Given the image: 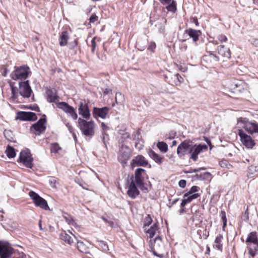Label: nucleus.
I'll return each mask as SVG.
<instances>
[{
	"instance_id": "f257e3e1",
	"label": "nucleus",
	"mask_w": 258,
	"mask_h": 258,
	"mask_svg": "<svg viewBox=\"0 0 258 258\" xmlns=\"http://www.w3.org/2000/svg\"><path fill=\"white\" fill-rule=\"evenodd\" d=\"M245 244L248 254L254 257L258 251V234L255 231L250 232L245 240Z\"/></svg>"
},
{
	"instance_id": "f03ea898",
	"label": "nucleus",
	"mask_w": 258,
	"mask_h": 258,
	"mask_svg": "<svg viewBox=\"0 0 258 258\" xmlns=\"http://www.w3.org/2000/svg\"><path fill=\"white\" fill-rule=\"evenodd\" d=\"M78 122L79 127L84 136L91 138L95 135V124L94 121H87L79 118Z\"/></svg>"
},
{
	"instance_id": "7ed1b4c3",
	"label": "nucleus",
	"mask_w": 258,
	"mask_h": 258,
	"mask_svg": "<svg viewBox=\"0 0 258 258\" xmlns=\"http://www.w3.org/2000/svg\"><path fill=\"white\" fill-rule=\"evenodd\" d=\"M31 73L30 68L27 65L15 67V70L11 74V77L14 80H25Z\"/></svg>"
},
{
	"instance_id": "20e7f679",
	"label": "nucleus",
	"mask_w": 258,
	"mask_h": 258,
	"mask_svg": "<svg viewBox=\"0 0 258 258\" xmlns=\"http://www.w3.org/2000/svg\"><path fill=\"white\" fill-rule=\"evenodd\" d=\"M152 251L154 255L162 258L164 256V246L160 236L156 237L152 245Z\"/></svg>"
},
{
	"instance_id": "39448f33",
	"label": "nucleus",
	"mask_w": 258,
	"mask_h": 258,
	"mask_svg": "<svg viewBox=\"0 0 258 258\" xmlns=\"http://www.w3.org/2000/svg\"><path fill=\"white\" fill-rule=\"evenodd\" d=\"M29 196L33 200L35 205L45 210H49L47 201L34 191H30Z\"/></svg>"
},
{
	"instance_id": "423d86ee",
	"label": "nucleus",
	"mask_w": 258,
	"mask_h": 258,
	"mask_svg": "<svg viewBox=\"0 0 258 258\" xmlns=\"http://www.w3.org/2000/svg\"><path fill=\"white\" fill-rule=\"evenodd\" d=\"M46 119L45 118H40L37 122L30 127V132L36 136H39L46 130Z\"/></svg>"
},
{
	"instance_id": "0eeeda50",
	"label": "nucleus",
	"mask_w": 258,
	"mask_h": 258,
	"mask_svg": "<svg viewBox=\"0 0 258 258\" xmlns=\"http://www.w3.org/2000/svg\"><path fill=\"white\" fill-rule=\"evenodd\" d=\"M238 123L243 124L242 127L249 134L258 133V123L248 121L246 118H240L238 119Z\"/></svg>"
},
{
	"instance_id": "6e6552de",
	"label": "nucleus",
	"mask_w": 258,
	"mask_h": 258,
	"mask_svg": "<svg viewBox=\"0 0 258 258\" xmlns=\"http://www.w3.org/2000/svg\"><path fill=\"white\" fill-rule=\"evenodd\" d=\"M145 169L139 168L135 171V177H134V181H135L136 184L142 190L147 189L144 185V176L145 175Z\"/></svg>"
},
{
	"instance_id": "1a4fd4ad",
	"label": "nucleus",
	"mask_w": 258,
	"mask_h": 258,
	"mask_svg": "<svg viewBox=\"0 0 258 258\" xmlns=\"http://www.w3.org/2000/svg\"><path fill=\"white\" fill-rule=\"evenodd\" d=\"M33 158L28 150H24L20 152L18 161L22 163L26 167L32 168L33 167Z\"/></svg>"
},
{
	"instance_id": "9d476101",
	"label": "nucleus",
	"mask_w": 258,
	"mask_h": 258,
	"mask_svg": "<svg viewBox=\"0 0 258 258\" xmlns=\"http://www.w3.org/2000/svg\"><path fill=\"white\" fill-rule=\"evenodd\" d=\"M126 183L127 184L128 189L127 193L128 196L132 199H135L139 195L140 191L135 184L133 175H132L129 179H127Z\"/></svg>"
},
{
	"instance_id": "9b49d317",
	"label": "nucleus",
	"mask_w": 258,
	"mask_h": 258,
	"mask_svg": "<svg viewBox=\"0 0 258 258\" xmlns=\"http://www.w3.org/2000/svg\"><path fill=\"white\" fill-rule=\"evenodd\" d=\"M131 158V151L127 147H122L119 150L117 157L118 161L124 167Z\"/></svg>"
},
{
	"instance_id": "f8f14e48",
	"label": "nucleus",
	"mask_w": 258,
	"mask_h": 258,
	"mask_svg": "<svg viewBox=\"0 0 258 258\" xmlns=\"http://www.w3.org/2000/svg\"><path fill=\"white\" fill-rule=\"evenodd\" d=\"M19 93L24 98H29L32 93V89L29 85V81L27 80L19 83Z\"/></svg>"
},
{
	"instance_id": "ddd939ff",
	"label": "nucleus",
	"mask_w": 258,
	"mask_h": 258,
	"mask_svg": "<svg viewBox=\"0 0 258 258\" xmlns=\"http://www.w3.org/2000/svg\"><path fill=\"white\" fill-rule=\"evenodd\" d=\"M57 107L63 110L69 116H71L73 119L76 120L77 118L78 115L75 109L67 103L65 102H59L57 104Z\"/></svg>"
},
{
	"instance_id": "4468645a",
	"label": "nucleus",
	"mask_w": 258,
	"mask_h": 258,
	"mask_svg": "<svg viewBox=\"0 0 258 258\" xmlns=\"http://www.w3.org/2000/svg\"><path fill=\"white\" fill-rule=\"evenodd\" d=\"M208 147L206 145H195L190 148L189 153L190 154V158L194 161H197L198 155L201 153L203 150H206Z\"/></svg>"
},
{
	"instance_id": "2eb2a0df",
	"label": "nucleus",
	"mask_w": 258,
	"mask_h": 258,
	"mask_svg": "<svg viewBox=\"0 0 258 258\" xmlns=\"http://www.w3.org/2000/svg\"><path fill=\"white\" fill-rule=\"evenodd\" d=\"M238 135L240 138V140L242 143L246 148L251 149L255 145L254 141L250 136L247 135L242 130H239Z\"/></svg>"
},
{
	"instance_id": "dca6fc26",
	"label": "nucleus",
	"mask_w": 258,
	"mask_h": 258,
	"mask_svg": "<svg viewBox=\"0 0 258 258\" xmlns=\"http://www.w3.org/2000/svg\"><path fill=\"white\" fill-rule=\"evenodd\" d=\"M13 252V248L9 243L0 244V258H9Z\"/></svg>"
},
{
	"instance_id": "f3484780",
	"label": "nucleus",
	"mask_w": 258,
	"mask_h": 258,
	"mask_svg": "<svg viewBox=\"0 0 258 258\" xmlns=\"http://www.w3.org/2000/svg\"><path fill=\"white\" fill-rule=\"evenodd\" d=\"M190 149L189 143L188 141H184L181 143L177 147V154L180 158L189 153Z\"/></svg>"
},
{
	"instance_id": "a211bd4d",
	"label": "nucleus",
	"mask_w": 258,
	"mask_h": 258,
	"mask_svg": "<svg viewBox=\"0 0 258 258\" xmlns=\"http://www.w3.org/2000/svg\"><path fill=\"white\" fill-rule=\"evenodd\" d=\"M109 108L107 107H103L102 108L95 107L93 108L92 114L93 117L96 119L98 117L105 119L109 112Z\"/></svg>"
},
{
	"instance_id": "6ab92c4d",
	"label": "nucleus",
	"mask_w": 258,
	"mask_h": 258,
	"mask_svg": "<svg viewBox=\"0 0 258 258\" xmlns=\"http://www.w3.org/2000/svg\"><path fill=\"white\" fill-rule=\"evenodd\" d=\"M17 118L21 120L34 121L37 119L36 114L33 112H19L17 113Z\"/></svg>"
},
{
	"instance_id": "aec40b11",
	"label": "nucleus",
	"mask_w": 258,
	"mask_h": 258,
	"mask_svg": "<svg viewBox=\"0 0 258 258\" xmlns=\"http://www.w3.org/2000/svg\"><path fill=\"white\" fill-rule=\"evenodd\" d=\"M79 113L84 118L89 119L90 112L88 105L85 102H80L78 107Z\"/></svg>"
},
{
	"instance_id": "412c9836",
	"label": "nucleus",
	"mask_w": 258,
	"mask_h": 258,
	"mask_svg": "<svg viewBox=\"0 0 258 258\" xmlns=\"http://www.w3.org/2000/svg\"><path fill=\"white\" fill-rule=\"evenodd\" d=\"M148 164V160L141 155L137 156L134 158L131 163L132 166H146Z\"/></svg>"
},
{
	"instance_id": "4be33fe9",
	"label": "nucleus",
	"mask_w": 258,
	"mask_h": 258,
	"mask_svg": "<svg viewBox=\"0 0 258 258\" xmlns=\"http://www.w3.org/2000/svg\"><path fill=\"white\" fill-rule=\"evenodd\" d=\"M161 4L167 5L166 9L169 11L174 13L176 11V4L174 0H160Z\"/></svg>"
},
{
	"instance_id": "5701e85b",
	"label": "nucleus",
	"mask_w": 258,
	"mask_h": 258,
	"mask_svg": "<svg viewBox=\"0 0 258 258\" xmlns=\"http://www.w3.org/2000/svg\"><path fill=\"white\" fill-rule=\"evenodd\" d=\"M46 99L48 102H55L58 99L55 90L48 89L46 90Z\"/></svg>"
},
{
	"instance_id": "b1692460",
	"label": "nucleus",
	"mask_w": 258,
	"mask_h": 258,
	"mask_svg": "<svg viewBox=\"0 0 258 258\" xmlns=\"http://www.w3.org/2000/svg\"><path fill=\"white\" fill-rule=\"evenodd\" d=\"M200 194L189 195L188 193H185L183 197L184 198H186L182 200V202L181 203V207L182 208L184 207L187 204L189 203L193 200L198 198L199 197H200Z\"/></svg>"
},
{
	"instance_id": "393cba45",
	"label": "nucleus",
	"mask_w": 258,
	"mask_h": 258,
	"mask_svg": "<svg viewBox=\"0 0 258 258\" xmlns=\"http://www.w3.org/2000/svg\"><path fill=\"white\" fill-rule=\"evenodd\" d=\"M185 33L192 39L193 41L196 42L199 39V36L201 34L200 30H197L191 28H189L185 31Z\"/></svg>"
},
{
	"instance_id": "a878e982",
	"label": "nucleus",
	"mask_w": 258,
	"mask_h": 258,
	"mask_svg": "<svg viewBox=\"0 0 258 258\" xmlns=\"http://www.w3.org/2000/svg\"><path fill=\"white\" fill-rule=\"evenodd\" d=\"M218 53L226 58H229L231 56V52L229 48L224 45H220L218 47Z\"/></svg>"
},
{
	"instance_id": "bb28decb",
	"label": "nucleus",
	"mask_w": 258,
	"mask_h": 258,
	"mask_svg": "<svg viewBox=\"0 0 258 258\" xmlns=\"http://www.w3.org/2000/svg\"><path fill=\"white\" fill-rule=\"evenodd\" d=\"M148 154L150 158H152L156 163L160 165L163 163L164 157L158 155L153 150H150Z\"/></svg>"
},
{
	"instance_id": "cd10ccee",
	"label": "nucleus",
	"mask_w": 258,
	"mask_h": 258,
	"mask_svg": "<svg viewBox=\"0 0 258 258\" xmlns=\"http://www.w3.org/2000/svg\"><path fill=\"white\" fill-rule=\"evenodd\" d=\"M69 36L68 32L67 31H62L59 36V45L61 46H66L68 43V40L69 39Z\"/></svg>"
},
{
	"instance_id": "c85d7f7f",
	"label": "nucleus",
	"mask_w": 258,
	"mask_h": 258,
	"mask_svg": "<svg viewBox=\"0 0 258 258\" xmlns=\"http://www.w3.org/2000/svg\"><path fill=\"white\" fill-rule=\"evenodd\" d=\"M223 239V237L222 235L219 234L215 238L214 241V247L216 248L217 250L222 251L223 249V243H222V239Z\"/></svg>"
},
{
	"instance_id": "c756f323",
	"label": "nucleus",
	"mask_w": 258,
	"mask_h": 258,
	"mask_svg": "<svg viewBox=\"0 0 258 258\" xmlns=\"http://www.w3.org/2000/svg\"><path fill=\"white\" fill-rule=\"evenodd\" d=\"M77 248L82 252L86 253L89 252V246L82 241H78Z\"/></svg>"
},
{
	"instance_id": "7c9ffc66",
	"label": "nucleus",
	"mask_w": 258,
	"mask_h": 258,
	"mask_svg": "<svg viewBox=\"0 0 258 258\" xmlns=\"http://www.w3.org/2000/svg\"><path fill=\"white\" fill-rule=\"evenodd\" d=\"M60 238L61 239L69 244L71 245L73 243V239L72 237L68 234L65 231H63L60 233Z\"/></svg>"
},
{
	"instance_id": "2f4dec72",
	"label": "nucleus",
	"mask_w": 258,
	"mask_h": 258,
	"mask_svg": "<svg viewBox=\"0 0 258 258\" xmlns=\"http://www.w3.org/2000/svg\"><path fill=\"white\" fill-rule=\"evenodd\" d=\"M203 60L206 61L209 60L210 62L218 61L219 57L212 53H209V54L205 55L203 56Z\"/></svg>"
},
{
	"instance_id": "473e14b6",
	"label": "nucleus",
	"mask_w": 258,
	"mask_h": 258,
	"mask_svg": "<svg viewBox=\"0 0 258 258\" xmlns=\"http://www.w3.org/2000/svg\"><path fill=\"white\" fill-rule=\"evenodd\" d=\"M10 87L11 88V91H12V96L11 97V100L14 102H18V94L17 92V88L16 87L14 86L12 84H10Z\"/></svg>"
},
{
	"instance_id": "72a5a7b5",
	"label": "nucleus",
	"mask_w": 258,
	"mask_h": 258,
	"mask_svg": "<svg viewBox=\"0 0 258 258\" xmlns=\"http://www.w3.org/2000/svg\"><path fill=\"white\" fill-rule=\"evenodd\" d=\"M115 103L118 105H123L125 101V98L123 94L120 92H117L115 97Z\"/></svg>"
},
{
	"instance_id": "f704fd0d",
	"label": "nucleus",
	"mask_w": 258,
	"mask_h": 258,
	"mask_svg": "<svg viewBox=\"0 0 258 258\" xmlns=\"http://www.w3.org/2000/svg\"><path fill=\"white\" fill-rule=\"evenodd\" d=\"M248 173L251 177L258 175V165H251L249 167Z\"/></svg>"
},
{
	"instance_id": "c9c22d12",
	"label": "nucleus",
	"mask_w": 258,
	"mask_h": 258,
	"mask_svg": "<svg viewBox=\"0 0 258 258\" xmlns=\"http://www.w3.org/2000/svg\"><path fill=\"white\" fill-rule=\"evenodd\" d=\"M243 83L239 82L237 83H234L231 84V87L234 90L235 92H241L244 89L242 85Z\"/></svg>"
},
{
	"instance_id": "e433bc0d",
	"label": "nucleus",
	"mask_w": 258,
	"mask_h": 258,
	"mask_svg": "<svg viewBox=\"0 0 258 258\" xmlns=\"http://www.w3.org/2000/svg\"><path fill=\"white\" fill-rule=\"evenodd\" d=\"M6 153L7 156L9 158H14L16 156V152L14 148L10 146H8L6 151Z\"/></svg>"
},
{
	"instance_id": "4c0bfd02",
	"label": "nucleus",
	"mask_w": 258,
	"mask_h": 258,
	"mask_svg": "<svg viewBox=\"0 0 258 258\" xmlns=\"http://www.w3.org/2000/svg\"><path fill=\"white\" fill-rule=\"evenodd\" d=\"M157 147L161 152L166 153L168 151V145L164 142H158Z\"/></svg>"
},
{
	"instance_id": "58836bf2",
	"label": "nucleus",
	"mask_w": 258,
	"mask_h": 258,
	"mask_svg": "<svg viewBox=\"0 0 258 258\" xmlns=\"http://www.w3.org/2000/svg\"><path fill=\"white\" fill-rule=\"evenodd\" d=\"M157 229L158 225L155 223L147 230V233L149 235V237L151 238L155 235L156 231L157 230Z\"/></svg>"
},
{
	"instance_id": "ea45409f",
	"label": "nucleus",
	"mask_w": 258,
	"mask_h": 258,
	"mask_svg": "<svg viewBox=\"0 0 258 258\" xmlns=\"http://www.w3.org/2000/svg\"><path fill=\"white\" fill-rule=\"evenodd\" d=\"M98 246L104 252H107L109 250L108 245L107 244V243L104 241H98Z\"/></svg>"
},
{
	"instance_id": "a19ab883",
	"label": "nucleus",
	"mask_w": 258,
	"mask_h": 258,
	"mask_svg": "<svg viewBox=\"0 0 258 258\" xmlns=\"http://www.w3.org/2000/svg\"><path fill=\"white\" fill-rule=\"evenodd\" d=\"M63 217L66 219V221L70 224H72L73 225H76V223L73 219V218L70 216L67 213H64L63 215Z\"/></svg>"
},
{
	"instance_id": "79ce46f5",
	"label": "nucleus",
	"mask_w": 258,
	"mask_h": 258,
	"mask_svg": "<svg viewBox=\"0 0 258 258\" xmlns=\"http://www.w3.org/2000/svg\"><path fill=\"white\" fill-rule=\"evenodd\" d=\"M51 153H57L58 151L61 150V148L59 145L56 143H54L51 145Z\"/></svg>"
},
{
	"instance_id": "37998d69",
	"label": "nucleus",
	"mask_w": 258,
	"mask_h": 258,
	"mask_svg": "<svg viewBox=\"0 0 258 258\" xmlns=\"http://www.w3.org/2000/svg\"><path fill=\"white\" fill-rule=\"evenodd\" d=\"M159 20L160 24L161 25L159 28V31L162 33L165 32V25L166 23V20L164 18H161Z\"/></svg>"
},
{
	"instance_id": "c03bdc74",
	"label": "nucleus",
	"mask_w": 258,
	"mask_h": 258,
	"mask_svg": "<svg viewBox=\"0 0 258 258\" xmlns=\"http://www.w3.org/2000/svg\"><path fill=\"white\" fill-rule=\"evenodd\" d=\"M172 79H177V81H175V85H179L183 80V79L180 76H179L178 74H174Z\"/></svg>"
},
{
	"instance_id": "a18cd8bd",
	"label": "nucleus",
	"mask_w": 258,
	"mask_h": 258,
	"mask_svg": "<svg viewBox=\"0 0 258 258\" xmlns=\"http://www.w3.org/2000/svg\"><path fill=\"white\" fill-rule=\"evenodd\" d=\"M48 182L51 187L55 188L57 183V179L54 177H50L48 179Z\"/></svg>"
},
{
	"instance_id": "49530a36",
	"label": "nucleus",
	"mask_w": 258,
	"mask_h": 258,
	"mask_svg": "<svg viewBox=\"0 0 258 258\" xmlns=\"http://www.w3.org/2000/svg\"><path fill=\"white\" fill-rule=\"evenodd\" d=\"M200 190V187L198 186H192L189 191L186 193L189 194V195H194V194H199V193H197Z\"/></svg>"
},
{
	"instance_id": "de8ad7c7",
	"label": "nucleus",
	"mask_w": 258,
	"mask_h": 258,
	"mask_svg": "<svg viewBox=\"0 0 258 258\" xmlns=\"http://www.w3.org/2000/svg\"><path fill=\"white\" fill-rule=\"evenodd\" d=\"M220 214H221V216L222 221L223 224V229L224 230L225 227L226 226V223H227L226 213L224 211H222L221 212Z\"/></svg>"
},
{
	"instance_id": "09e8293b",
	"label": "nucleus",
	"mask_w": 258,
	"mask_h": 258,
	"mask_svg": "<svg viewBox=\"0 0 258 258\" xmlns=\"http://www.w3.org/2000/svg\"><path fill=\"white\" fill-rule=\"evenodd\" d=\"M102 142L106 145V143L109 140V136L107 134H106V133L105 132H102Z\"/></svg>"
},
{
	"instance_id": "8fccbe9b",
	"label": "nucleus",
	"mask_w": 258,
	"mask_h": 258,
	"mask_svg": "<svg viewBox=\"0 0 258 258\" xmlns=\"http://www.w3.org/2000/svg\"><path fill=\"white\" fill-rule=\"evenodd\" d=\"M98 17L95 14H93L89 18V22L90 23H94L98 20Z\"/></svg>"
},
{
	"instance_id": "3c124183",
	"label": "nucleus",
	"mask_w": 258,
	"mask_h": 258,
	"mask_svg": "<svg viewBox=\"0 0 258 258\" xmlns=\"http://www.w3.org/2000/svg\"><path fill=\"white\" fill-rule=\"evenodd\" d=\"M76 183H77L80 186H81L84 189H88V185L83 182V181H80L79 180H76Z\"/></svg>"
},
{
	"instance_id": "603ef678",
	"label": "nucleus",
	"mask_w": 258,
	"mask_h": 258,
	"mask_svg": "<svg viewBox=\"0 0 258 258\" xmlns=\"http://www.w3.org/2000/svg\"><path fill=\"white\" fill-rule=\"evenodd\" d=\"M250 43L255 47H258V39L252 38L249 40Z\"/></svg>"
},
{
	"instance_id": "864d4df0",
	"label": "nucleus",
	"mask_w": 258,
	"mask_h": 258,
	"mask_svg": "<svg viewBox=\"0 0 258 258\" xmlns=\"http://www.w3.org/2000/svg\"><path fill=\"white\" fill-rule=\"evenodd\" d=\"M144 147V145L143 144V142L142 141H139L138 143H135V147L136 149H137L139 150H141Z\"/></svg>"
},
{
	"instance_id": "5fc2aeb1",
	"label": "nucleus",
	"mask_w": 258,
	"mask_h": 258,
	"mask_svg": "<svg viewBox=\"0 0 258 258\" xmlns=\"http://www.w3.org/2000/svg\"><path fill=\"white\" fill-rule=\"evenodd\" d=\"M218 39L221 42H225L226 41H227V37L224 35H219L218 36Z\"/></svg>"
},
{
	"instance_id": "6e6d98bb",
	"label": "nucleus",
	"mask_w": 258,
	"mask_h": 258,
	"mask_svg": "<svg viewBox=\"0 0 258 258\" xmlns=\"http://www.w3.org/2000/svg\"><path fill=\"white\" fill-rule=\"evenodd\" d=\"M152 221V220L151 218L148 216L146 218V220H145V221L144 223V225L145 226H149L151 223Z\"/></svg>"
},
{
	"instance_id": "4d7b16f0",
	"label": "nucleus",
	"mask_w": 258,
	"mask_h": 258,
	"mask_svg": "<svg viewBox=\"0 0 258 258\" xmlns=\"http://www.w3.org/2000/svg\"><path fill=\"white\" fill-rule=\"evenodd\" d=\"M201 214L199 212H198L195 215L193 216V220L197 219L200 221H202V218H200V217H201Z\"/></svg>"
},
{
	"instance_id": "13d9d810",
	"label": "nucleus",
	"mask_w": 258,
	"mask_h": 258,
	"mask_svg": "<svg viewBox=\"0 0 258 258\" xmlns=\"http://www.w3.org/2000/svg\"><path fill=\"white\" fill-rule=\"evenodd\" d=\"M91 46L92 47L91 51H92V52L94 53L95 49V47H96V43H95V38H93L92 39Z\"/></svg>"
},
{
	"instance_id": "bf43d9fd",
	"label": "nucleus",
	"mask_w": 258,
	"mask_h": 258,
	"mask_svg": "<svg viewBox=\"0 0 258 258\" xmlns=\"http://www.w3.org/2000/svg\"><path fill=\"white\" fill-rule=\"evenodd\" d=\"M186 180L181 179L179 181L178 185L180 187L183 188L186 186Z\"/></svg>"
},
{
	"instance_id": "052dcab7",
	"label": "nucleus",
	"mask_w": 258,
	"mask_h": 258,
	"mask_svg": "<svg viewBox=\"0 0 258 258\" xmlns=\"http://www.w3.org/2000/svg\"><path fill=\"white\" fill-rule=\"evenodd\" d=\"M155 47H156L155 43V42H151L148 49L149 50L153 51L154 50V49L155 48Z\"/></svg>"
},
{
	"instance_id": "680f3d73",
	"label": "nucleus",
	"mask_w": 258,
	"mask_h": 258,
	"mask_svg": "<svg viewBox=\"0 0 258 258\" xmlns=\"http://www.w3.org/2000/svg\"><path fill=\"white\" fill-rule=\"evenodd\" d=\"M175 136H176V133L174 131H172L169 133V136L167 138L169 139H172L174 138Z\"/></svg>"
},
{
	"instance_id": "e2e57ef3",
	"label": "nucleus",
	"mask_w": 258,
	"mask_h": 258,
	"mask_svg": "<svg viewBox=\"0 0 258 258\" xmlns=\"http://www.w3.org/2000/svg\"><path fill=\"white\" fill-rule=\"evenodd\" d=\"M101 128L102 132H105L109 129V127L104 122L101 123Z\"/></svg>"
},
{
	"instance_id": "0e129e2a",
	"label": "nucleus",
	"mask_w": 258,
	"mask_h": 258,
	"mask_svg": "<svg viewBox=\"0 0 258 258\" xmlns=\"http://www.w3.org/2000/svg\"><path fill=\"white\" fill-rule=\"evenodd\" d=\"M102 220L105 221V222L106 223H108V225L111 226V227H113V222H112V221H108L106 218H105V217H102Z\"/></svg>"
},
{
	"instance_id": "69168bd1",
	"label": "nucleus",
	"mask_w": 258,
	"mask_h": 258,
	"mask_svg": "<svg viewBox=\"0 0 258 258\" xmlns=\"http://www.w3.org/2000/svg\"><path fill=\"white\" fill-rule=\"evenodd\" d=\"M66 126L67 127L68 129L70 131L71 133H73V128L71 124L70 123H66Z\"/></svg>"
},
{
	"instance_id": "338daca9",
	"label": "nucleus",
	"mask_w": 258,
	"mask_h": 258,
	"mask_svg": "<svg viewBox=\"0 0 258 258\" xmlns=\"http://www.w3.org/2000/svg\"><path fill=\"white\" fill-rule=\"evenodd\" d=\"M4 135H5V137H6V138L8 140L11 141V139H12V138H11H11H8V137H7V135H8L9 134H11V132H10L9 131H6V130H5V131H4Z\"/></svg>"
},
{
	"instance_id": "774afa93",
	"label": "nucleus",
	"mask_w": 258,
	"mask_h": 258,
	"mask_svg": "<svg viewBox=\"0 0 258 258\" xmlns=\"http://www.w3.org/2000/svg\"><path fill=\"white\" fill-rule=\"evenodd\" d=\"M200 171V169H192L191 171H188V173H196Z\"/></svg>"
}]
</instances>
